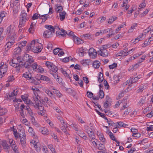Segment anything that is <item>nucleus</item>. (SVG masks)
Masks as SVG:
<instances>
[{"instance_id": "obj_58", "label": "nucleus", "mask_w": 153, "mask_h": 153, "mask_svg": "<svg viewBox=\"0 0 153 153\" xmlns=\"http://www.w3.org/2000/svg\"><path fill=\"white\" fill-rule=\"evenodd\" d=\"M81 36L82 37H85L86 39H90L91 38L90 35L89 34H83Z\"/></svg>"}, {"instance_id": "obj_55", "label": "nucleus", "mask_w": 153, "mask_h": 153, "mask_svg": "<svg viewBox=\"0 0 153 153\" xmlns=\"http://www.w3.org/2000/svg\"><path fill=\"white\" fill-rule=\"evenodd\" d=\"M107 122L108 124L109 127L113 126H114L113 125L115 124V123L111 121V120H107Z\"/></svg>"}, {"instance_id": "obj_42", "label": "nucleus", "mask_w": 153, "mask_h": 153, "mask_svg": "<svg viewBox=\"0 0 153 153\" xmlns=\"http://www.w3.org/2000/svg\"><path fill=\"white\" fill-rule=\"evenodd\" d=\"M45 92L48 96L51 97L53 95V93L48 89H45Z\"/></svg>"}, {"instance_id": "obj_11", "label": "nucleus", "mask_w": 153, "mask_h": 153, "mask_svg": "<svg viewBox=\"0 0 153 153\" xmlns=\"http://www.w3.org/2000/svg\"><path fill=\"white\" fill-rule=\"evenodd\" d=\"M25 134L24 133L22 136L19 135L21 144L23 148H25L26 147V137Z\"/></svg>"}, {"instance_id": "obj_18", "label": "nucleus", "mask_w": 153, "mask_h": 153, "mask_svg": "<svg viewBox=\"0 0 153 153\" xmlns=\"http://www.w3.org/2000/svg\"><path fill=\"white\" fill-rule=\"evenodd\" d=\"M30 82L35 85H38L41 82L40 79L35 77H32Z\"/></svg>"}, {"instance_id": "obj_31", "label": "nucleus", "mask_w": 153, "mask_h": 153, "mask_svg": "<svg viewBox=\"0 0 153 153\" xmlns=\"http://www.w3.org/2000/svg\"><path fill=\"white\" fill-rule=\"evenodd\" d=\"M0 145L1 146V145L4 149H8L9 148V146L5 140L0 141Z\"/></svg>"}, {"instance_id": "obj_41", "label": "nucleus", "mask_w": 153, "mask_h": 153, "mask_svg": "<svg viewBox=\"0 0 153 153\" xmlns=\"http://www.w3.org/2000/svg\"><path fill=\"white\" fill-rule=\"evenodd\" d=\"M100 64L99 62H94L93 63V66L95 68H98L100 66Z\"/></svg>"}, {"instance_id": "obj_23", "label": "nucleus", "mask_w": 153, "mask_h": 153, "mask_svg": "<svg viewBox=\"0 0 153 153\" xmlns=\"http://www.w3.org/2000/svg\"><path fill=\"white\" fill-rule=\"evenodd\" d=\"M30 143L33 145L36 151L38 152L40 151L39 148V143L36 142L35 140H32L31 141Z\"/></svg>"}, {"instance_id": "obj_30", "label": "nucleus", "mask_w": 153, "mask_h": 153, "mask_svg": "<svg viewBox=\"0 0 153 153\" xmlns=\"http://www.w3.org/2000/svg\"><path fill=\"white\" fill-rule=\"evenodd\" d=\"M109 133V135L111 139V140H112L115 141L117 143H118V145H117L116 146H119V144H120L119 142L117 140L115 139V137H114V136L113 135V133L111 131H110Z\"/></svg>"}, {"instance_id": "obj_25", "label": "nucleus", "mask_w": 153, "mask_h": 153, "mask_svg": "<svg viewBox=\"0 0 153 153\" xmlns=\"http://www.w3.org/2000/svg\"><path fill=\"white\" fill-rule=\"evenodd\" d=\"M62 114H62L61 113H60L59 114L58 113L56 114V116L57 119L60 121V122L62 123V125H64L65 124V123L62 117Z\"/></svg>"}, {"instance_id": "obj_35", "label": "nucleus", "mask_w": 153, "mask_h": 153, "mask_svg": "<svg viewBox=\"0 0 153 153\" xmlns=\"http://www.w3.org/2000/svg\"><path fill=\"white\" fill-rule=\"evenodd\" d=\"M96 147L99 150H103L104 149H105L104 145L101 143L97 144Z\"/></svg>"}, {"instance_id": "obj_10", "label": "nucleus", "mask_w": 153, "mask_h": 153, "mask_svg": "<svg viewBox=\"0 0 153 153\" xmlns=\"http://www.w3.org/2000/svg\"><path fill=\"white\" fill-rule=\"evenodd\" d=\"M9 41L8 42L5 46V49L6 52L8 51L11 47L14 44L15 42V40L12 39H7Z\"/></svg>"}, {"instance_id": "obj_47", "label": "nucleus", "mask_w": 153, "mask_h": 153, "mask_svg": "<svg viewBox=\"0 0 153 153\" xmlns=\"http://www.w3.org/2000/svg\"><path fill=\"white\" fill-rule=\"evenodd\" d=\"M42 51V48L41 47H39L38 46V47H37V45L36 46V47L35 48V49L33 51L34 52H40Z\"/></svg>"}, {"instance_id": "obj_63", "label": "nucleus", "mask_w": 153, "mask_h": 153, "mask_svg": "<svg viewBox=\"0 0 153 153\" xmlns=\"http://www.w3.org/2000/svg\"><path fill=\"white\" fill-rule=\"evenodd\" d=\"M39 14L37 13H35L32 16V19L33 20L38 19Z\"/></svg>"}, {"instance_id": "obj_61", "label": "nucleus", "mask_w": 153, "mask_h": 153, "mask_svg": "<svg viewBox=\"0 0 153 153\" xmlns=\"http://www.w3.org/2000/svg\"><path fill=\"white\" fill-rule=\"evenodd\" d=\"M27 43V42L25 41H23L22 42H20L19 44V46L21 47H24L25 46Z\"/></svg>"}, {"instance_id": "obj_5", "label": "nucleus", "mask_w": 153, "mask_h": 153, "mask_svg": "<svg viewBox=\"0 0 153 153\" xmlns=\"http://www.w3.org/2000/svg\"><path fill=\"white\" fill-rule=\"evenodd\" d=\"M45 65L49 69L48 72L49 73H56L57 71L58 70L57 67L53 63L47 61L45 63Z\"/></svg>"}, {"instance_id": "obj_12", "label": "nucleus", "mask_w": 153, "mask_h": 153, "mask_svg": "<svg viewBox=\"0 0 153 153\" xmlns=\"http://www.w3.org/2000/svg\"><path fill=\"white\" fill-rule=\"evenodd\" d=\"M19 4L18 2H16V3L14 2L10 4V6L13 8V11L14 13H17L19 10Z\"/></svg>"}, {"instance_id": "obj_8", "label": "nucleus", "mask_w": 153, "mask_h": 153, "mask_svg": "<svg viewBox=\"0 0 153 153\" xmlns=\"http://www.w3.org/2000/svg\"><path fill=\"white\" fill-rule=\"evenodd\" d=\"M0 79L4 76L7 71V66L3 62V64L0 66Z\"/></svg>"}, {"instance_id": "obj_44", "label": "nucleus", "mask_w": 153, "mask_h": 153, "mask_svg": "<svg viewBox=\"0 0 153 153\" xmlns=\"http://www.w3.org/2000/svg\"><path fill=\"white\" fill-rule=\"evenodd\" d=\"M146 4L145 2H142L139 5L138 7V9L140 10H142V9H143L144 7L146 6Z\"/></svg>"}, {"instance_id": "obj_3", "label": "nucleus", "mask_w": 153, "mask_h": 153, "mask_svg": "<svg viewBox=\"0 0 153 153\" xmlns=\"http://www.w3.org/2000/svg\"><path fill=\"white\" fill-rule=\"evenodd\" d=\"M30 17V16L27 15V13L25 10L22 11L20 16V19L19 27H22L24 26L26 22L28 20Z\"/></svg>"}, {"instance_id": "obj_21", "label": "nucleus", "mask_w": 153, "mask_h": 153, "mask_svg": "<svg viewBox=\"0 0 153 153\" xmlns=\"http://www.w3.org/2000/svg\"><path fill=\"white\" fill-rule=\"evenodd\" d=\"M9 142L13 150H16V149H17V147L15 144V142L12 139H10Z\"/></svg>"}, {"instance_id": "obj_46", "label": "nucleus", "mask_w": 153, "mask_h": 153, "mask_svg": "<svg viewBox=\"0 0 153 153\" xmlns=\"http://www.w3.org/2000/svg\"><path fill=\"white\" fill-rule=\"evenodd\" d=\"M13 134L14 135L16 139H17L19 138V135H21L20 134H19L17 132V131L16 130L15 131L14 128H13Z\"/></svg>"}, {"instance_id": "obj_9", "label": "nucleus", "mask_w": 153, "mask_h": 153, "mask_svg": "<svg viewBox=\"0 0 153 153\" xmlns=\"http://www.w3.org/2000/svg\"><path fill=\"white\" fill-rule=\"evenodd\" d=\"M41 98L38 99L36 100H34L36 104H33V105L36 108H37L41 111H43L44 110V107L42 106L41 105H40L39 104L41 103V102L40 101Z\"/></svg>"}, {"instance_id": "obj_33", "label": "nucleus", "mask_w": 153, "mask_h": 153, "mask_svg": "<svg viewBox=\"0 0 153 153\" xmlns=\"http://www.w3.org/2000/svg\"><path fill=\"white\" fill-rule=\"evenodd\" d=\"M45 27L47 29V30H49L51 31H55V29L53 26L50 25H45Z\"/></svg>"}, {"instance_id": "obj_48", "label": "nucleus", "mask_w": 153, "mask_h": 153, "mask_svg": "<svg viewBox=\"0 0 153 153\" xmlns=\"http://www.w3.org/2000/svg\"><path fill=\"white\" fill-rule=\"evenodd\" d=\"M28 132L30 133L32 135L34 136H35V132L33 131V129L31 127H29L28 130Z\"/></svg>"}, {"instance_id": "obj_20", "label": "nucleus", "mask_w": 153, "mask_h": 153, "mask_svg": "<svg viewBox=\"0 0 153 153\" xmlns=\"http://www.w3.org/2000/svg\"><path fill=\"white\" fill-rule=\"evenodd\" d=\"M73 39L74 42L77 45L81 44L83 43V41L81 39L75 36H74Z\"/></svg>"}, {"instance_id": "obj_59", "label": "nucleus", "mask_w": 153, "mask_h": 153, "mask_svg": "<svg viewBox=\"0 0 153 153\" xmlns=\"http://www.w3.org/2000/svg\"><path fill=\"white\" fill-rule=\"evenodd\" d=\"M57 9L58 10L56 11V13L61 12V11H62L63 10L62 7V6H59L57 7Z\"/></svg>"}, {"instance_id": "obj_51", "label": "nucleus", "mask_w": 153, "mask_h": 153, "mask_svg": "<svg viewBox=\"0 0 153 153\" xmlns=\"http://www.w3.org/2000/svg\"><path fill=\"white\" fill-rule=\"evenodd\" d=\"M61 72L64 74V75L66 77H69L70 78V76L67 73L66 71L64 70L62 68H61Z\"/></svg>"}, {"instance_id": "obj_14", "label": "nucleus", "mask_w": 153, "mask_h": 153, "mask_svg": "<svg viewBox=\"0 0 153 153\" xmlns=\"http://www.w3.org/2000/svg\"><path fill=\"white\" fill-rule=\"evenodd\" d=\"M55 31H51L47 30L45 31L43 33V36L45 38H49L51 37L54 33Z\"/></svg>"}, {"instance_id": "obj_24", "label": "nucleus", "mask_w": 153, "mask_h": 153, "mask_svg": "<svg viewBox=\"0 0 153 153\" xmlns=\"http://www.w3.org/2000/svg\"><path fill=\"white\" fill-rule=\"evenodd\" d=\"M139 78L138 77H135L133 79L132 78H130L129 80H128L126 84H127L128 82V84L130 83L129 85H130L131 84H133V83H135L137 82Z\"/></svg>"}, {"instance_id": "obj_2", "label": "nucleus", "mask_w": 153, "mask_h": 153, "mask_svg": "<svg viewBox=\"0 0 153 153\" xmlns=\"http://www.w3.org/2000/svg\"><path fill=\"white\" fill-rule=\"evenodd\" d=\"M22 59L25 62L23 63V66L27 69L30 68L31 64L34 62L33 57L28 54H25L23 57Z\"/></svg>"}, {"instance_id": "obj_17", "label": "nucleus", "mask_w": 153, "mask_h": 153, "mask_svg": "<svg viewBox=\"0 0 153 153\" xmlns=\"http://www.w3.org/2000/svg\"><path fill=\"white\" fill-rule=\"evenodd\" d=\"M7 111V110L6 109L3 108L0 106V116L5 115ZM3 119L1 117H0V124L3 123Z\"/></svg>"}, {"instance_id": "obj_50", "label": "nucleus", "mask_w": 153, "mask_h": 153, "mask_svg": "<svg viewBox=\"0 0 153 153\" xmlns=\"http://www.w3.org/2000/svg\"><path fill=\"white\" fill-rule=\"evenodd\" d=\"M111 105L110 103L108 100H106L103 106L105 108H107L108 107Z\"/></svg>"}, {"instance_id": "obj_29", "label": "nucleus", "mask_w": 153, "mask_h": 153, "mask_svg": "<svg viewBox=\"0 0 153 153\" xmlns=\"http://www.w3.org/2000/svg\"><path fill=\"white\" fill-rule=\"evenodd\" d=\"M59 16L60 19L61 21H62L64 20L65 19L66 13L65 11L59 13Z\"/></svg>"}, {"instance_id": "obj_26", "label": "nucleus", "mask_w": 153, "mask_h": 153, "mask_svg": "<svg viewBox=\"0 0 153 153\" xmlns=\"http://www.w3.org/2000/svg\"><path fill=\"white\" fill-rule=\"evenodd\" d=\"M31 119L32 124L36 127H38L40 126V124L37 122V121L35 120V118L33 116L31 117Z\"/></svg>"}, {"instance_id": "obj_45", "label": "nucleus", "mask_w": 153, "mask_h": 153, "mask_svg": "<svg viewBox=\"0 0 153 153\" xmlns=\"http://www.w3.org/2000/svg\"><path fill=\"white\" fill-rule=\"evenodd\" d=\"M143 34L142 33V34L139 36L137 38H136L135 39V41H134L135 43H134L135 44L138 42L139 41L141 40L140 39L142 38V37L143 36Z\"/></svg>"}, {"instance_id": "obj_56", "label": "nucleus", "mask_w": 153, "mask_h": 153, "mask_svg": "<svg viewBox=\"0 0 153 153\" xmlns=\"http://www.w3.org/2000/svg\"><path fill=\"white\" fill-rule=\"evenodd\" d=\"M93 94L91 92L88 91L87 92V96L89 98H92L93 97Z\"/></svg>"}, {"instance_id": "obj_53", "label": "nucleus", "mask_w": 153, "mask_h": 153, "mask_svg": "<svg viewBox=\"0 0 153 153\" xmlns=\"http://www.w3.org/2000/svg\"><path fill=\"white\" fill-rule=\"evenodd\" d=\"M43 18H42V17H39V18L42 19V21L44 20V22L48 18L49 16V15L48 14H45L43 15Z\"/></svg>"}, {"instance_id": "obj_16", "label": "nucleus", "mask_w": 153, "mask_h": 153, "mask_svg": "<svg viewBox=\"0 0 153 153\" xmlns=\"http://www.w3.org/2000/svg\"><path fill=\"white\" fill-rule=\"evenodd\" d=\"M62 32L63 33V34H61L59 33H58L57 32L56 33V35H60L62 36H65L66 34V33L68 35H70L72 36V37H73L74 36H75L74 35V33L73 32L68 31V32H67L66 31L64 30H62Z\"/></svg>"}, {"instance_id": "obj_43", "label": "nucleus", "mask_w": 153, "mask_h": 153, "mask_svg": "<svg viewBox=\"0 0 153 153\" xmlns=\"http://www.w3.org/2000/svg\"><path fill=\"white\" fill-rule=\"evenodd\" d=\"M99 97L101 99L103 98L104 96V93L103 91L100 89V91L99 92Z\"/></svg>"}, {"instance_id": "obj_7", "label": "nucleus", "mask_w": 153, "mask_h": 153, "mask_svg": "<svg viewBox=\"0 0 153 153\" xmlns=\"http://www.w3.org/2000/svg\"><path fill=\"white\" fill-rule=\"evenodd\" d=\"M33 70L37 72L42 73L44 72V69L41 66L38 65L36 63H32L31 64L30 67Z\"/></svg>"}, {"instance_id": "obj_49", "label": "nucleus", "mask_w": 153, "mask_h": 153, "mask_svg": "<svg viewBox=\"0 0 153 153\" xmlns=\"http://www.w3.org/2000/svg\"><path fill=\"white\" fill-rule=\"evenodd\" d=\"M97 53L96 51H94L92 53L89 54V55L92 58H95L97 56Z\"/></svg>"}, {"instance_id": "obj_40", "label": "nucleus", "mask_w": 153, "mask_h": 153, "mask_svg": "<svg viewBox=\"0 0 153 153\" xmlns=\"http://www.w3.org/2000/svg\"><path fill=\"white\" fill-rule=\"evenodd\" d=\"M106 19V18L104 16L100 17L97 19V22L99 23H101L105 21Z\"/></svg>"}, {"instance_id": "obj_36", "label": "nucleus", "mask_w": 153, "mask_h": 153, "mask_svg": "<svg viewBox=\"0 0 153 153\" xmlns=\"http://www.w3.org/2000/svg\"><path fill=\"white\" fill-rule=\"evenodd\" d=\"M53 93L56 95V96L58 97H61L62 96V94L58 90H55V91H53Z\"/></svg>"}, {"instance_id": "obj_32", "label": "nucleus", "mask_w": 153, "mask_h": 153, "mask_svg": "<svg viewBox=\"0 0 153 153\" xmlns=\"http://www.w3.org/2000/svg\"><path fill=\"white\" fill-rule=\"evenodd\" d=\"M21 49L20 46H19L14 50V54L15 55L19 54L20 53Z\"/></svg>"}, {"instance_id": "obj_60", "label": "nucleus", "mask_w": 153, "mask_h": 153, "mask_svg": "<svg viewBox=\"0 0 153 153\" xmlns=\"http://www.w3.org/2000/svg\"><path fill=\"white\" fill-rule=\"evenodd\" d=\"M45 81L47 82L48 83L51 84V85H53V82L51 80V79L48 77L46 76V79L45 80Z\"/></svg>"}, {"instance_id": "obj_38", "label": "nucleus", "mask_w": 153, "mask_h": 153, "mask_svg": "<svg viewBox=\"0 0 153 153\" xmlns=\"http://www.w3.org/2000/svg\"><path fill=\"white\" fill-rule=\"evenodd\" d=\"M146 98L145 97H143L138 102V104L140 106H142L143 103L145 102Z\"/></svg>"}, {"instance_id": "obj_37", "label": "nucleus", "mask_w": 153, "mask_h": 153, "mask_svg": "<svg viewBox=\"0 0 153 153\" xmlns=\"http://www.w3.org/2000/svg\"><path fill=\"white\" fill-rule=\"evenodd\" d=\"M117 19V17H111L109 19V21L108 22V23L109 24L112 23L113 22Z\"/></svg>"}, {"instance_id": "obj_52", "label": "nucleus", "mask_w": 153, "mask_h": 153, "mask_svg": "<svg viewBox=\"0 0 153 153\" xmlns=\"http://www.w3.org/2000/svg\"><path fill=\"white\" fill-rule=\"evenodd\" d=\"M51 136L56 141H57V142H59V140L57 136L55 134L53 133L51 134Z\"/></svg>"}, {"instance_id": "obj_19", "label": "nucleus", "mask_w": 153, "mask_h": 153, "mask_svg": "<svg viewBox=\"0 0 153 153\" xmlns=\"http://www.w3.org/2000/svg\"><path fill=\"white\" fill-rule=\"evenodd\" d=\"M56 72H53L52 74H50L52 75L53 77L56 80V81L58 82L59 83H60L62 82V79L61 78L58 76V74H56Z\"/></svg>"}, {"instance_id": "obj_39", "label": "nucleus", "mask_w": 153, "mask_h": 153, "mask_svg": "<svg viewBox=\"0 0 153 153\" xmlns=\"http://www.w3.org/2000/svg\"><path fill=\"white\" fill-rule=\"evenodd\" d=\"M144 89V85H143L140 86L137 91V93H139L142 92Z\"/></svg>"}, {"instance_id": "obj_28", "label": "nucleus", "mask_w": 153, "mask_h": 153, "mask_svg": "<svg viewBox=\"0 0 153 153\" xmlns=\"http://www.w3.org/2000/svg\"><path fill=\"white\" fill-rule=\"evenodd\" d=\"M23 76L26 78L27 79H31V78H32L31 74L29 72H27L23 74Z\"/></svg>"}, {"instance_id": "obj_15", "label": "nucleus", "mask_w": 153, "mask_h": 153, "mask_svg": "<svg viewBox=\"0 0 153 153\" xmlns=\"http://www.w3.org/2000/svg\"><path fill=\"white\" fill-rule=\"evenodd\" d=\"M36 45L35 40H33L27 46V50L34 51Z\"/></svg>"}, {"instance_id": "obj_1", "label": "nucleus", "mask_w": 153, "mask_h": 153, "mask_svg": "<svg viewBox=\"0 0 153 153\" xmlns=\"http://www.w3.org/2000/svg\"><path fill=\"white\" fill-rule=\"evenodd\" d=\"M6 34H7V39H16V34L15 32V27L13 25H10L7 28Z\"/></svg>"}, {"instance_id": "obj_64", "label": "nucleus", "mask_w": 153, "mask_h": 153, "mask_svg": "<svg viewBox=\"0 0 153 153\" xmlns=\"http://www.w3.org/2000/svg\"><path fill=\"white\" fill-rule=\"evenodd\" d=\"M117 66V64L116 63H113L111 65H109V67L110 69H113Z\"/></svg>"}, {"instance_id": "obj_54", "label": "nucleus", "mask_w": 153, "mask_h": 153, "mask_svg": "<svg viewBox=\"0 0 153 153\" xmlns=\"http://www.w3.org/2000/svg\"><path fill=\"white\" fill-rule=\"evenodd\" d=\"M132 136L135 137L139 138L141 136V134L140 133H133Z\"/></svg>"}, {"instance_id": "obj_22", "label": "nucleus", "mask_w": 153, "mask_h": 153, "mask_svg": "<svg viewBox=\"0 0 153 153\" xmlns=\"http://www.w3.org/2000/svg\"><path fill=\"white\" fill-rule=\"evenodd\" d=\"M39 131L41 133L44 135H47L49 134L48 129L45 127H42L39 129Z\"/></svg>"}, {"instance_id": "obj_34", "label": "nucleus", "mask_w": 153, "mask_h": 153, "mask_svg": "<svg viewBox=\"0 0 153 153\" xmlns=\"http://www.w3.org/2000/svg\"><path fill=\"white\" fill-rule=\"evenodd\" d=\"M18 90L17 89L14 90L13 92L9 94V96L10 97H13L16 95L17 94Z\"/></svg>"}, {"instance_id": "obj_4", "label": "nucleus", "mask_w": 153, "mask_h": 153, "mask_svg": "<svg viewBox=\"0 0 153 153\" xmlns=\"http://www.w3.org/2000/svg\"><path fill=\"white\" fill-rule=\"evenodd\" d=\"M128 102L126 99L123 100L122 101V103H123V104L120 110L121 111L125 110L123 114V117L128 115L129 114L131 110L130 107H129V105H128Z\"/></svg>"}, {"instance_id": "obj_6", "label": "nucleus", "mask_w": 153, "mask_h": 153, "mask_svg": "<svg viewBox=\"0 0 153 153\" xmlns=\"http://www.w3.org/2000/svg\"><path fill=\"white\" fill-rule=\"evenodd\" d=\"M19 63H15L13 60H12L11 62L10 63V65L16 68L17 71H19L20 70V67L23 66V62L19 59H18Z\"/></svg>"}, {"instance_id": "obj_62", "label": "nucleus", "mask_w": 153, "mask_h": 153, "mask_svg": "<svg viewBox=\"0 0 153 153\" xmlns=\"http://www.w3.org/2000/svg\"><path fill=\"white\" fill-rule=\"evenodd\" d=\"M111 46V45L110 44H106L103 45L101 48H102L103 49L107 50V49L110 47Z\"/></svg>"}, {"instance_id": "obj_13", "label": "nucleus", "mask_w": 153, "mask_h": 153, "mask_svg": "<svg viewBox=\"0 0 153 153\" xmlns=\"http://www.w3.org/2000/svg\"><path fill=\"white\" fill-rule=\"evenodd\" d=\"M98 53L99 55L103 57L108 56L109 54L107 50L103 49L102 48H101L100 51H98Z\"/></svg>"}, {"instance_id": "obj_27", "label": "nucleus", "mask_w": 153, "mask_h": 153, "mask_svg": "<svg viewBox=\"0 0 153 153\" xmlns=\"http://www.w3.org/2000/svg\"><path fill=\"white\" fill-rule=\"evenodd\" d=\"M31 89L33 91L34 95L33 96V98L34 100H36L37 99H38V98L40 99L41 97L39 95H38V94L35 91L34 87H33L31 88Z\"/></svg>"}, {"instance_id": "obj_57", "label": "nucleus", "mask_w": 153, "mask_h": 153, "mask_svg": "<svg viewBox=\"0 0 153 153\" xmlns=\"http://www.w3.org/2000/svg\"><path fill=\"white\" fill-rule=\"evenodd\" d=\"M6 14V13L4 11L1 12L0 13V17L3 19L4 17H5Z\"/></svg>"}]
</instances>
